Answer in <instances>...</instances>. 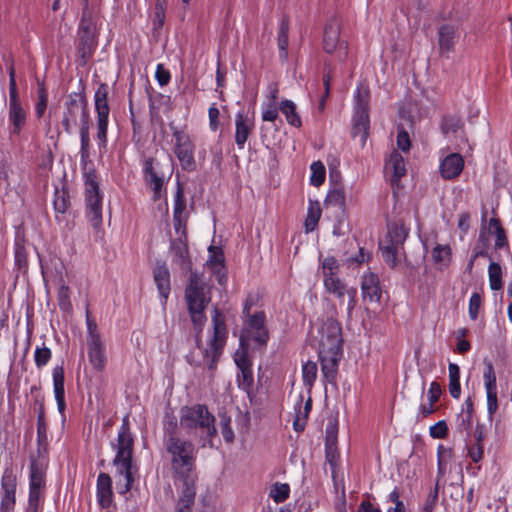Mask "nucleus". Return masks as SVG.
I'll list each match as a JSON object with an SVG mask.
<instances>
[{
    "label": "nucleus",
    "mask_w": 512,
    "mask_h": 512,
    "mask_svg": "<svg viewBox=\"0 0 512 512\" xmlns=\"http://www.w3.org/2000/svg\"><path fill=\"white\" fill-rule=\"evenodd\" d=\"M468 456L474 463H478L484 456V443H470L467 445Z\"/></svg>",
    "instance_id": "nucleus-57"
},
{
    "label": "nucleus",
    "mask_w": 512,
    "mask_h": 512,
    "mask_svg": "<svg viewBox=\"0 0 512 512\" xmlns=\"http://www.w3.org/2000/svg\"><path fill=\"white\" fill-rule=\"evenodd\" d=\"M212 323L213 336L209 341L208 347L203 351V364L207 365L209 369L215 370L227 338L225 319L217 308L214 309Z\"/></svg>",
    "instance_id": "nucleus-6"
},
{
    "label": "nucleus",
    "mask_w": 512,
    "mask_h": 512,
    "mask_svg": "<svg viewBox=\"0 0 512 512\" xmlns=\"http://www.w3.org/2000/svg\"><path fill=\"white\" fill-rule=\"evenodd\" d=\"M53 385L58 410L62 413L65 410L66 406L64 389V369L62 366H56L53 369Z\"/></svg>",
    "instance_id": "nucleus-27"
},
{
    "label": "nucleus",
    "mask_w": 512,
    "mask_h": 512,
    "mask_svg": "<svg viewBox=\"0 0 512 512\" xmlns=\"http://www.w3.org/2000/svg\"><path fill=\"white\" fill-rule=\"evenodd\" d=\"M464 168V160L458 153H451L446 156L440 164L441 176L446 180H451L460 175Z\"/></svg>",
    "instance_id": "nucleus-18"
},
{
    "label": "nucleus",
    "mask_w": 512,
    "mask_h": 512,
    "mask_svg": "<svg viewBox=\"0 0 512 512\" xmlns=\"http://www.w3.org/2000/svg\"><path fill=\"white\" fill-rule=\"evenodd\" d=\"M448 427L445 421H439L430 427V435L436 439H442L447 436Z\"/></svg>",
    "instance_id": "nucleus-63"
},
{
    "label": "nucleus",
    "mask_w": 512,
    "mask_h": 512,
    "mask_svg": "<svg viewBox=\"0 0 512 512\" xmlns=\"http://www.w3.org/2000/svg\"><path fill=\"white\" fill-rule=\"evenodd\" d=\"M195 496L196 486H182L181 495L176 505V512H191Z\"/></svg>",
    "instance_id": "nucleus-30"
},
{
    "label": "nucleus",
    "mask_w": 512,
    "mask_h": 512,
    "mask_svg": "<svg viewBox=\"0 0 512 512\" xmlns=\"http://www.w3.org/2000/svg\"><path fill=\"white\" fill-rule=\"evenodd\" d=\"M209 259L207 260V267L212 270L214 274L217 275L218 282L223 284V280L226 279V275L223 272L224 270V254L221 248L216 246L209 247Z\"/></svg>",
    "instance_id": "nucleus-25"
},
{
    "label": "nucleus",
    "mask_w": 512,
    "mask_h": 512,
    "mask_svg": "<svg viewBox=\"0 0 512 512\" xmlns=\"http://www.w3.org/2000/svg\"><path fill=\"white\" fill-rule=\"evenodd\" d=\"M53 204H54V208L57 212H59V213L66 212V210L68 209V207L70 205V202H69V196L65 190H62V191L56 190L55 191Z\"/></svg>",
    "instance_id": "nucleus-50"
},
{
    "label": "nucleus",
    "mask_w": 512,
    "mask_h": 512,
    "mask_svg": "<svg viewBox=\"0 0 512 512\" xmlns=\"http://www.w3.org/2000/svg\"><path fill=\"white\" fill-rule=\"evenodd\" d=\"M185 301L194 329L196 344L200 347V333L207 321L205 309L211 301V287L202 274L191 271L185 288Z\"/></svg>",
    "instance_id": "nucleus-3"
},
{
    "label": "nucleus",
    "mask_w": 512,
    "mask_h": 512,
    "mask_svg": "<svg viewBox=\"0 0 512 512\" xmlns=\"http://www.w3.org/2000/svg\"><path fill=\"white\" fill-rule=\"evenodd\" d=\"M30 468V490L41 491L44 485V472L35 461L31 463Z\"/></svg>",
    "instance_id": "nucleus-41"
},
{
    "label": "nucleus",
    "mask_w": 512,
    "mask_h": 512,
    "mask_svg": "<svg viewBox=\"0 0 512 512\" xmlns=\"http://www.w3.org/2000/svg\"><path fill=\"white\" fill-rule=\"evenodd\" d=\"M361 289L364 300L368 299L370 302L380 301L382 291L379 279L374 273H368L363 276Z\"/></svg>",
    "instance_id": "nucleus-21"
},
{
    "label": "nucleus",
    "mask_w": 512,
    "mask_h": 512,
    "mask_svg": "<svg viewBox=\"0 0 512 512\" xmlns=\"http://www.w3.org/2000/svg\"><path fill=\"white\" fill-rule=\"evenodd\" d=\"M155 159L150 157L144 162V179L146 183L152 186L154 200L161 196V190L164 184V174L158 170L155 165Z\"/></svg>",
    "instance_id": "nucleus-16"
},
{
    "label": "nucleus",
    "mask_w": 512,
    "mask_h": 512,
    "mask_svg": "<svg viewBox=\"0 0 512 512\" xmlns=\"http://www.w3.org/2000/svg\"><path fill=\"white\" fill-rule=\"evenodd\" d=\"M311 177L310 183L313 186H320L325 180V166L321 161H316L311 164Z\"/></svg>",
    "instance_id": "nucleus-45"
},
{
    "label": "nucleus",
    "mask_w": 512,
    "mask_h": 512,
    "mask_svg": "<svg viewBox=\"0 0 512 512\" xmlns=\"http://www.w3.org/2000/svg\"><path fill=\"white\" fill-rule=\"evenodd\" d=\"M237 381L239 388L249 394L254 383L252 370L245 368L243 371H240L237 376Z\"/></svg>",
    "instance_id": "nucleus-46"
},
{
    "label": "nucleus",
    "mask_w": 512,
    "mask_h": 512,
    "mask_svg": "<svg viewBox=\"0 0 512 512\" xmlns=\"http://www.w3.org/2000/svg\"><path fill=\"white\" fill-rule=\"evenodd\" d=\"M58 304L59 307L64 311H69L72 307L70 301V291L69 287L65 284H62L58 290Z\"/></svg>",
    "instance_id": "nucleus-53"
},
{
    "label": "nucleus",
    "mask_w": 512,
    "mask_h": 512,
    "mask_svg": "<svg viewBox=\"0 0 512 512\" xmlns=\"http://www.w3.org/2000/svg\"><path fill=\"white\" fill-rule=\"evenodd\" d=\"M369 130V115L367 110H356L352 134L360 137L362 143L366 142Z\"/></svg>",
    "instance_id": "nucleus-28"
},
{
    "label": "nucleus",
    "mask_w": 512,
    "mask_h": 512,
    "mask_svg": "<svg viewBox=\"0 0 512 512\" xmlns=\"http://www.w3.org/2000/svg\"><path fill=\"white\" fill-rule=\"evenodd\" d=\"M489 285L492 290H500L503 287L502 268L496 262H491L488 267Z\"/></svg>",
    "instance_id": "nucleus-37"
},
{
    "label": "nucleus",
    "mask_w": 512,
    "mask_h": 512,
    "mask_svg": "<svg viewBox=\"0 0 512 512\" xmlns=\"http://www.w3.org/2000/svg\"><path fill=\"white\" fill-rule=\"evenodd\" d=\"M386 168L392 171V183L398 182L400 178L406 173L404 159L402 155L397 151H393L390 154L386 163Z\"/></svg>",
    "instance_id": "nucleus-29"
},
{
    "label": "nucleus",
    "mask_w": 512,
    "mask_h": 512,
    "mask_svg": "<svg viewBox=\"0 0 512 512\" xmlns=\"http://www.w3.org/2000/svg\"><path fill=\"white\" fill-rule=\"evenodd\" d=\"M432 258L439 269L446 268L451 261V248L448 245H436L432 251Z\"/></svg>",
    "instance_id": "nucleus-32"
},
{
    "label": "nucleus",
    "mask_w": 512,
    "mask_h": 512,
    "mask_svg": "<svg viewBox=\"0 0 512 512\" xmlns=\"http://www.w3.org/2000/svg\"><path fill=\"white\" fill-rule=\"evenodd\" d=\"M87 346L90 364L98 372L103 371L107 362L104 343L102 341H93L91 343H87Z\"/></svg>",
    "instance_id": "nucleus-23"
},
{
    "label": "nucleus",
    "mask_w": 512,
    "mask_h": 512,
    "mask_svg": "<svg viewBox=\"0 0 512 512\" xmlns=\"http://www.w3.org/2000/svg\"><path fill=\"white\" fill-rule=\"evenodd\" d=\"M186 208L185 199L183 195V189L180 185H178L176 194H175V205H174V213L173 217L178 219L182 217L183 211Z\"/></svg>",
    "instance_id": "nucleus-58"
},
{
    "label": "nucleus",
    "mask_w": 512,
    "mask_h": 512,
    "mask_svg": "<svg viewBox=\"0 0 512 512\" xmlns=\"http://www.w3.org/2000/svg\"><path fill=\"white\" fill-rule=\"evenodd\" d=\"M41 491L30 490L27 512H40Z\"/></svg>",
    "instance_id": "nucleus-62"
},
{
    "label": "nucleus",
    "mask_w": 512,
    "mask_h": 512,
    "mask_svg": "<svg viewBox=\"0 0 512 512\" xmlns=\"http://www.w3.org/2000/svg\"><path fill=\"white\" fill-rule=\"evenodd\" d=\"M153 277L160 296L166 301L171 291L169 269L165 264L157 265Z\"/></svg>",
    "instance_id": "nucleus-24"
},
{
    "label": "nucleus",
    "mask_w": 512,
    "mask_h": 512,
    "mask_svg": "<svg viewBox=\"0 0 512 512\" xmlns=\"http://www.w3.org/2000/svg\"><path fill=\"white\" fill-rule=\"evenodd\" d=\"M163 442L170 459L173 478L182 482V486H196L195 445L183 438H167Z\"/></svg>",
    "instance_id": "nucleus-2"
},
{
    "label": "nucleus",
    "mask_w": 512,
    "mask_h": 512,
    "mask_svg": "<svg viewBox=\"0 0 512 512\" xmlns=\"http://www.w3.org/2000/svg\"><path fill=\"white\" fill-rule=\"evenodd\" d=\"M9 122L11 124L10 133L19 135L26 125L27 114L23 108L18 95H9Z\"/></svg>",
    "instance_id": "nucleus-14"
},
{
    "label": "nucleus",
    "mask_w": 512,
    "mask_h": 512,
    "mask_svg": "<svg viewBox=\"0 0 512 512\" xmlns=\"http://www.w3.org/2000/svg\"><path fill=\"white\" fill-rule=\"evenodd\" d=\"M86 206L91 225L98 229L102 224V197L97 182L90 177L86 180Z\"/></svg>",
    "instance_id": "nucleus-12"
},
{
    "label": "nucleus",
    "mask_w": 512,
    "mask_h": 512,
    "mask_svg": "<svg viewBox=\"0 0 512 512\" xmlns=\"http://www.w3.org/2000/svg\"><path fill=\"white\" fill-rule=\"evenodd\" d=\"M341 23L337 17L330 18L324 28L323 49L326 53L332 54L337 51L340 61H345L348 55V47L345 42H340Z\"/></svg>",
    "instance_id": "nucleus-8"
},
{
    "label": "nucleus",
    "mask_w": 512,
    "mask_h": 512,
    "mask_svg": "<svg viewBox=\"0 0 512 512\" xmlns=\"http://www.w3.org/2000/svg\"><path fill=\"white\" fill-rule=\"evenodd\" d=\"M315 338L318 342V355L323 376L328 382H334L343 352L340 323L333 318L323 320Z\"/></svg>",
    "instance_id": "nucleus-1"
},
{
    "label": "nucleus",
    "mask_w": 512,
    "mask_h": 512,
    "mask_svg": "<svg viewBox=\"0 0 512 512\" xmlns=\"http://www.w3.org/2000/svg\"><path fill=\"white\" fill-rule=\"evenodd\" d=\"M230 422L231 420L229 417H223L220 422L221 433L227 443H232L234 440V432L231 428Z\"/></svg>",
    "instance_id": "nucleus-64"
},
{
    "label": "nucleus",
    "mask_w": 512,
    "mask_h": 512,
    "mask_svg": "<svg viewBox=\"0 0 512 512\" xmlns=\"http://www.w3.org/2000/svg\"><path fill=\"white\" fill-rule=\"evenodd\" d=\"M387 228V237L383 243L401 248L408 236V230L399 222L389 223Z\"/></svg>",
    "instance_id": "nucleus-26"
},
{
    "label": "nucleus",
    "mask_w": 512,
    "mask_h": 512,
    "mask_svg": "<svg viewBox=\"0 0 512 512\" xmlns=\"http://www.w3.org/2000/svg\"><path fill=\"white\" fill-rule=\"evenodd\" d=\"M459 38L458 28L453 24H442L438 28V46L440 55L448 57L454 51Z\"/></svg>",
    "instance_id": "nucleus-15"
},
{
    "label": "nucleus",
    "mask_w": 512,
    "mask_h": 512,
    "mask_svg": "<svg viewBox=\"0 0 512 512\" xmlns=\"http://www.w3.org/2000/svg\"><path fill=\"white\" fill-rule=\"evenodd\" d=\"M90 121L80 125V141H81V161L86 164L90 156V137H89Z\"/></svg>",
    "instance_id": "nucleus-36"
},
{
    "label": "nucleus",
    "mask_w": 512,
    "mask_h": 512,
    "mask_svg": "<svg viewBox=\"0 0 512 512\" xmlns=\"http://www.w3.org/2000/svg\"><path fill=\"white\" fill-rule=\"evenodd\" d=\"M337 424L330 423L326 428V458L330 457V450L336 449Z\"/></svg>",
    "instance_id": "nucleus-48"
},
{
    "label": "nucleus",
    "mask_w": 512,
    "mask_h": 512,
    "mask_svg": "<svg viewBox=\"0 0 512 512\" xmlns=\"http://www.w3.org/2000/svg\"><path fill=\"white\" fill-rule=\"evenodd\" d=\"M481 303L482 299L480 294L473 293L469 301V315L472 320L477 319Z\"/></svg>",
    "instance_id": "nucleus-61"
},
{
    "label": "nucleus",
    "mask_w": 512,
    "mask_h": 512,
    "mask_svg": "<svg viewBox=\"0 0 512 512\" xmlns=\"http://www.w3.org/2000/svg\"><path fill=\"white\" fill-rule=\"evenodd\" d=\"M52 353L48 347H37L34 353L35 364L38 368L45 366L51 359Z\"/></svg>",
    "instance_id": "nucleus-55"
},
{
    "label": "nucleus",
    "mask_w": 512,
    "mask_h": 512,
    "mask_svg": "<svg viewBox=\"0 0 512 512\" xmlns=\"http://www.w3.org/2000/svg\"><path fill=\"white\" fill-rule=\"evenodd\" d=\"M327 205L337 206L339 209H344L345 207V194L342 189H333L331 190L325 200Z\"/></svg>",
    "instance_id": "nucleus-47"
},
{
    "label": "nucleus",
    "mask_w": 512,
    "mask_h": 512,
    "mask_svg": "<svg viewBox=\"0 0 512 512\" xmlns=\"http://www.w3.org/2000/svg\"><path fill=\"white\" fill-rule=\"evenodd\" d=\"M369 91L366 88L358 87L356 95V110L368 111Z\"/></svg>",
    "instance_id": "nucleus-60"
},
{
    "label": "nucleus",
    "mask_w": 512,
    "mask_h": 512,
    "mask_svg": "<svg viewBox=\"0 0 512 512\" xmlns=\"http://www.w3.org/2000/svg\"><path fill=\"white\" fill-rule=\"evenodd\" d=\"M317 364L312 361L306 362L302 367L303 382L309 389L312 388L317 377Z\"/></svg>",
    "instance_id": "nucleus-43"
},
{
    "label": "nucleus",
    "mask_w": 512,
    "mask_h": 512,
    "mask_svg": "<svg viewBox=\"0 0 512 512\" xmlns=\"http://www.w3.org/2000/svg\"><path fill=\"white\" fill-rule=\"evenodd\" d=\"M332 77H333L332 66H331L330 62H325L324 68H323V78H322L323 86H324V93L321 96V99L327 100V98L329 97Z\"/></svg>",
    "instance_id": "nucleus-52"
},
{
    "label": "nucleus",
    "mask_w": 512,
    "mask_h": 512,
    "mask_svg": "<svg viewBox=\"0 0 512 512\" xmlns=\"http://www.w3.org/2000/svg\"><path fill=\"white\" fill-rule=\"evenodd\" d=\"M171 253L173 261L184 271H192L189 250L186 242L182 238H178L171 242Z\"/></svg>",
    "instance_id": "nucleus-20"
},
{
    "label": "nucleus",
    "mask_w": 512,
    "mask_h": 512,
    "mask_svg": "<svg viewBox=\"0 0 512 512\" xmlns=\"http://www.w3.org/2000/svg\"><path fill=\"white\" fill-rule=\"evenodd\" d=\"M215 417L208 410L206 405L195 404L192 406H185L180 411V425L185 430L199 429L205 433L207 444L213 447V438L217 435L215 426Z\"/></svg>",
    "instance_id": "nucleus-5"
},
{
    "label": "nucleus",
    "mask_w": 512,
    "mask_h": 512,
    "mask_svg": "<svg viewBox=\"0 0 512 512\" xmlns=\"http://www.w3.org/2000/svg\"><path fill=\"white\" fill-rule=\"evenodd\" d=\"M37 94H38V101L35 106V114H36L37 118H41L44 115V113L47 109V104H48V92H47L43 82L38 81Z\"/></svg>",
    "instance_id": "nucleus-40"
},
{
    "label": "nucleus",
    "mask_w": 512,
    "mask_h": 512,
    "mask_svg": "<svg viewBox=\"0 0 512 512\" xmlns=\"http://www.w3.org/2000/svg\"><path fill=\"white\" fill-rule=\"evenodd\" d=\"M449 369V392L451 396L455 399L460 397L461 387H460V368L455 363H450L448 366Z\"/></svg>",
    "instance_id": "nucleus-33"
},
{
    "label": "nucleus",
    "mask_w": 512,
    "mask_h": 512,
    "mask_svg": "<svg viewBox=\"0 0 512 512\" xmlns=\"http://www.w3.org/2000/svg\"><path fill=\"white\" fill-rule=\"evenodd\" d=\"M96 25L87 6H84L78 29V52L82 58L89 56L95 47Z\"/></svg>",
    "instance_id": "nucleus-10"
},
{
    "label": "nucleus",
    "mask_w": 512,
    "mask_h": 512,
    "mask_svg": "<svg viewBox=\"0 0 512 512\" xmlns=\"http://www.w3.org/2000/svg\"><path fill=\"white\" fill-rule=\"evenodd\" d=\"M400 248L385 244L383 242L380 243V250L382 252V257L384 261L391 267L395 268L397 265V254Z\"/></svg>",
    "instance_id": "nucleus-44"
},
{
    "label": "nucleus",
    "mask_w": 512,
    "mask_h": 512,
    "mask_svg": "<svg viewBox=\"0 0 512 512\" xmlns=\"http://www.w3.org/2000/svg\"><path fill=\"white\" fill-rule=\"evenodd\" d=\"M236 133L235 142L239 149L244 148V145L252 133L254 128V122L248 118L243 112H238L235 119Z\"/></svg>",
    "instance_id": "nucleus-19"
},
{
    "label": "nucleus",
    "mask_w": 512,
    "mask_h": 512,
    "mask_svg": "<svg viewBox=\"0 0 512 512\" xmlns=\"http://www.w3.org/2000/svg\"><path fill=\"white\" fill-rule=\"evenodd\" d=\"M86 323H87V343H91L93 341L98 342L102 341L100 334L98 332L97 324L94 320L91 319L89 311H86Z\"/></svg>",
    "instance_id": "nucleus-56"
},
{
    "label": "nucleus",
    "mask_w": 512,
    "mask_h": 512,
    "mask_svg": "<svg viewBox=\"0 0 512 512\" xmlns=\"http://www.w3.org/2000/svg\"><path fill=\"white\" fill-rule=\"evenodd\" d=\"M37 435H38V442L42 443L46 441L47 439V426L45 422L44 417V411L43 407L40 406L39 412H38V418H37Z\"/></svg>",
    "instance_id": "nucleus-59"
},
{
    "label": "nucleus",
    "mask_w": 512,
    "mask_h": 512,
    "mask_svg": "<svg viewBox=\"0 0 512 512\" xmlns=\"http://www.w3.org/2000/svg\"><path fill=\"white\" fill-rule=\"evenodd\" d=\"M164 440L167 438H180L177 430H178V424L177 419L174 416H165L164 421Z\"/></svg>",
    "instance_id": "nucleus-51"
},
{
    "label": "nucleus",
    "mask_w": 512,
    "mask_h": 512,
    "mask_svg": "<svg viewBox=\"0 0 512 512\" xmlns=\"http://www.w3.org/2000/svg\"><path fill=\"white\" fill-rule=\"evenodd\" d=\"M97 498L102 508H108L112 503V480L107 473H100L98 476Z\"/></svg>",
    "instance_id": "nucleus-22"
},
{
    "label": "nucleus",
    "mask_w": 512,
    "mask_h": 512,
    "mask_svg": "<svg viewBox=\"0 0 512 512\" xmlns=\"http://www.w3.org/2000/svg\"><path fill=\"white\" fill-rule=\"evenodd\" d=\"M2 498L0 512H14L16 504V480L12 476H3L1 481Z\"/></svg>",
    "instance_id": "nucleus-17"
},
{
    "label": "nucleus",
    "mask_w": 512,
    "mask_h": 512,
    "mask_svg": "<svg viewBox=\"0 0 512 512\" xmlns=\"http://www.w3.org/2000/svg\"><path fill=\"white\" fill-rule=\"evenodd\" d=\"M166 0H156L154 15H153V30H160L165 22V10H166Z\"/></svg>",
    "instance_id": "nucleus-39"
},
{
    "label": "nucleus",
    "mask_w": 512,
    "mask_h": 512,
    "mask_svg": "<svg viewBox=\"0 0 512 512\" xmlns=\"http://www.w3.org/2000/svg\"><path fill=\"white\" fill-rule=\"evenodd\" d=\"M90 121L89 112L87 109V100L84 95L80 93L69 94L65 103L63 118L61 125L67 134H71L72 126Z\"/></svg>",
    "instance_id": "nucleus-7"
},
{
    "label": "nucleus",
    "mask_w": 512,
    "mask_h": 512,
    "mask_svg": "<svg viewBox=\"0 0 512 512\" xmlns=\"http://www.w3.org/2000/svg\"><path fill=\"white\" fill-rule=\"evenodd\" d=\"M279 110L285 115L287 122L299 128L302 125L301 118L296 111V105L290 100H283L279 105Z\"/></svg>",
    "instance_id": "nucleus-31"
},
{
    "label": "nucleus",
    "mask_w": 512,
    "mask_h": 512,
    "mask_svg": "<svg viewBox=\"0 0 512 512\" xmlns=\"http://www.w3.org/2000/svg\"><path fill=\"white\" fill-rule=\"evenodd\" d=\"M290 488L288 484L276 483L271 490V497L276 503H282L289 497Z\"/></svg>",
    "instance_id": "nucleus-49"
},
{
    "label": "nucleus",
    "mask_w": 512,
    "mask_h": 512,
    "mask_svg": "<svg viewBox=\"0 0 512 512\" xmlns=\"http://www.w3.org/2000/svg\"><path fill=\"white\" fill-rule=\"evenodd\" d=\"M173 137L175 138L174 153L178 158L181 167L187 171H193L196 168L194 159V144L188 134L184 131L173 129Z\"/></svg>",
    "instance_id": "nucleus-11"
},
{
    "label": "nucleus",
    "mask_w": 512,
    "mask_h": 512,
    "mask_svg": "<svg viewBox=\"0 0 512 512\" xmlns=\"http://www.w3.org/2000/svg\"><path fill=\"white\" fill-rule=\"evenodd\" d=\"M320 217L321 208L319 203L311 201L304 223L306 232H312L317 227Z\"/></svg>",
    "instance_id": "nucleus-35"
},
{
    "label": "nucleus",
    "mask_w": 512,
    "mask_h": 512,
    "mask_svg": "<svg viewBox=\"0 0 512 512\" xmlns=\"http://www.w3.org/2000/svg\"><path fill=\"white\" fill-rule=\"evenodd\" d=\"M462 128L461 119L457 116H445L441 123V131L444 135L456 134Z\"/></svg>",
    "instance_id": "nucleus-42"
},
{
    "label": "nucleus",
    "mask_w": 512,
    "mask_h": 512,
    "mask_svg": "<svg viewBox=\"0 0 512 512\" xmlns=\"http://www.w3.org/2000/svg\"><path fill=\"white\" fill-rule=\"evenodd\" d=\"M484 385L487 392L497 391L496 374L491 361H485V370L483 373Z\"/></svg>",
    "instance_id": "nucleus-38"
},
{
    "label": "nucleus",
    "mask_w": 512,
    "mask_h": 512,
    "mask_svg": "<svg viewBox=\"0 0 512 512\" xmlns=\"http://www.w3.org/2000/svg\"><path fill=\"white\" fill-rule=\"evenodd\" d=\"M107 97L108 85L102 83L96 90L94 99L97 112V139L99 144L103 147H105L107 143L108 116L110 111Z\"/></svg>",
    "instance_id": "nucleus-9"
},
{
    "label": "nucleus",
    "mask_w": 512,
    "mask_h": 512,
    "mask_svg": "<svg viewBox=\"0 0 512 512\" xmlns=\"http://www.w3.org/2000/svg\"><path fill=\"white\" fill-rule=\"evenodd\" d=\"M289 18L284 16L280 22L278 32V47L280 49V56L287 58V47L289 44Z\"/></svg>",
    "instance_id": "nucleus-34"
},
{
    "label": "nucleus",
    "mask_w": 512,
    "mask_h": 512,
    "mask_svg": "<svg viewBox=\"0 0 512 512\" xmlns=\"http://www.w3.org/2000/svg\"><path fill=\"white\" fill-rule=\"evenodd\" d=\"M133 447L134 439L130 432L128 417L126 416L120 427L117 437L116 456L113 464L116 466L117 472L124 476L125 483L121 487L120 493H127L135 481L137 468L133 465Z\"/></svg>",
    "instance_id": "nucleus-4"
},
{
    "label": "nucleus",
    "mask_w": 512,
    "mask_h": 512,
    "mask_svg": "<svg viewBox=\"0 0 512 512\" xmlns=\"http://www.w3.org/2000/svg\"><path fill=\"white\" fill-rule=\"evenodd\" d=\"M324 286L327 292L340 300V304H343L345 297H347L346 308L348 315H350L356 306L357 289L347 287L337 276L327 275V273H325Z\"/></svg>",
    "instance_id": "nucleus-13"
},
{
    "label": "nucleus",
    "mask_w": 512,
    "mask_h": 512,
    "mask_svg": "<svg viewBox=\"0 0 512 512\" xmlns=\"http://www.w3.org/2000/svg\"><path fill=\"white\" fill-rule=\"evenodd\" d=\"M311 407H312V400H311V398H308L303 407V417L302 418L295 417L293 420V427H294L295 431L301 432L304 430V428L306 426V421H307L308 415L311 411Z\"/></svg>",
    "instance_id": "nucleus-54"
}]
</instances>
